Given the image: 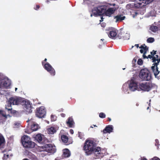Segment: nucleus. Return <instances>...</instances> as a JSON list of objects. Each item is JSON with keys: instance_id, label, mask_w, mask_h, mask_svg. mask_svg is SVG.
<instances>
[{"instance_id": "nucleus-1", "label": "nucleus", "mask_w": 160, "mask_h": 160, "mask_svg": "<svg viewBox=\"0 0 160 160\" xmlns=\"http://www.w3.org/2000/svg\"><path fill=\"white\" fill-rule=\"evenodd\" d=\"M107 7L105 6H99L98 7H95L92 9V13L91 14V16H92L97 17L98 16H101L104 14L107 16L110 17L113 14L115 11V8H110L106 9Z\"/></svg>"}, {"instance_id": "nucleus-2", "label": "nucleus", "mask_w": 160, "mask_h": 160, "mask_svg": "<svg viewBox=\"0 0 160 160\" xmlns=\"http://www.w3.org/2000/svg\"><path fill=\"white\" fill-rule=\"evenodd\" d=\"M97 146L96 142L93 140L87 139L84 143L83 149L87 155H89L92 152L94 149Z\"/></svg>"}, {"instance_id": "nucleus-3", "label": "nucleus", "mask_w": 160, "mask_h": 160, "mask_svg": "<svg viewBox=\"0 0 160 160\" xmlns=\"http://www.w3.org/2000/svg\"><path fill=\"white\" fill-rule=\"evenodd\" d=\"M21 142L23 147L25 148H32L35 145V143L31 141L30 138L27 135H24L22 137Z\"/></svg>"}, {"instance_id": "nucleus-4", "label": "nucleus", "mask_w": 160, "mask_h": 160, "mask_svg": "<svg viewBox=\"0 0 160 160\" xmlns=\"http://www.w3.org/2000/svg\"><path fill=\"white\" fill-rule=\"evenodd\" d=\"M139 76L142 81H149L152 79L151 73L147 68L142 69L139 73Z\"/></svg>"}, {"instance_id": "nucleus-5", "label": "nucleus", "mask_w": 160, "mask_h": 160, "mask_svg": "<svg viewBox=\"0 0 160 160\" xmlns=\"http://www.w3.org/2000/svg\"><path fill=\"white\" fill-rule=\"evenodd\" d=\"M154 86V84L151 82H143L140 83L138 86L140 89L143 91L149 92Z\"/></svg>"}, {"instance_id": "nucleus-6", "label": "nucleus", "mask_w": 160, "mask_h": 160, "mask_svg": "<svg viewBox=\"0 0 160 160\" xmlns=\"http://www.w3.org/2000/svg\"><path fill=\"white\" fill-rule=\"evenodd\" d=\"M25 100L23 98L17 96L11 97L9 98L8 102L13 105H19L24 102Z\"/></svg>"}, {"instance_id": "nucleus-7", "label": "nucleus", "mask_w": 160, "mask_h": 160, "mask_svg": "<svg viewBox=\"0 0 160 160\" xmlns=\"http://www.w3.org/2000/svg\"><path fill=\"white\" fill-rule=\"evenodd\" d=\"M46 113L45 108L43 106L37 108L36 109V115L39 118H41L44 117L46 115Z\"/></svg>"}, {"instance_id": "nucleus-8", "label": "nucleus", "mask_w": 160, "mask_h": 160, "mask_svg": "<svg viewBox=\"0 0 160 160\" xmlns=\"http://www.w3.org/2000/svg\"><path fill=\"white\" fill-rule=\"evenodd\" d=\"M44 150L49 152L53 153L56 151L55 147L52 144H46L43 147Z\"/></svg>"}, {"instance_id": "nucleus-9", "label": "nucleus", "mask_w": 160, "mask_h": 160, "mask_svg": "<svg viewBox=\"0 0 160 160\" xmlns=\"http://www.w3.org/2000/svg\"><path fill=\"white\" fill-rule=\"evenodd\" d=\"M11 84V81L8 79L4 78L2 79L0 82V90H1L2 87L6 88H8L10 86Z\"/></svg>"}, {"instance_id": "nucleus-10", "label": "nucleus", "mask_w": 160, "mask_h": 160, "mask_svg": "<svg viewBox=\"0 0 160 160\" xmlns=\"http://www.w3.org/2000/svg\"><path fill=\"white\" fill-rule=\"evenodd\" d=\"M44 68L50 73L51 75L54 76L55 75L56 72L54 69L48 63H46L44 64Z\"/></svg>"}, {"instance_id": "nucleus-11", "label": "nucleus", "mask_w": 160, "mask_h": 160, "mask_svg": "<svg viewBox=\"0 0 160 160\" xmlns=\"http://www.w3.org/2000/svg\"><path fill=\"white\" fill-rule=\"evenodd\" d=\"M101 152V148L99 147H95L92 152L94 153L98 158H102L103 156V153Z\"/></svg>"}, {"instance_id": "nucleus-12", "label": "nucleus", "mask_w": 160, "mask_h": 160, "mask_svg": "<svg viewBox=\"0 0 160 160\" xmlns=\"http://www.w3.org/2000/svg\"><path fill=\"white\" fill-rule=\"evenodd\" d=\"M129 88L131 91H134L138 88L137 83L133 80H131L129 85Z\"/></svg>"}, {"instance_id": "nucleus-13", "label": "nucleus", "mask_w": 160, "mask_h": 160, "mask_svg": "<svg viewBox=\"0 0 160 160\" xmlns=\"http://www.w3.org/2000/svg\"><path fill=\"white\" fill-rule=\"evenodd\" d=\"M24 107L25 109L26 112L28 113H31L32 112L33 108L29 102H25Z\"/></svg>"}, {"instance_id": "nucleus-14", "label": "nucleus", "mask_w": 160, "mask_h": 160, "mask_svg": "<svg viewBox=\"0 0 160 160\" xmlns=\"http://www.w3.org/2000/svg\"><path fill=\"white\" fill-rule=\"evenodd\" d=\"M158 64H157L156 65L153 63L152 66L151 67L152 69L156 78L160 72V71L158 70Z\"/></svg>"}, {"instance_id": "nucleus-15", "label": "nucleus", "mask_w": 160, "mask_h": 160, "mask_svg": "<svg viewBox=\"0 0 160 160\" xmlns=\"http://www.w3.org/2000/svg\"><path fill=\"white\" fill-rule=\"evenodd\" d=\"M113 127L112 125H109L107 126L103 130V133L104 134L106 133H110L113 132Z\"/></svg>"}, {"instance_id": "nucleus-16", "label": "nucleus", "mask_w": 160, "mask_h": 160, "mask_svg": "<svg viewBox=\"0 0 160 160\" xmlns=\"http://www.w3.org/2000/svg\"><path fill=\"white\" fill-rule=\"evenodd\" d=\"M12 104L10 103V102H8V101L7 105L6 106V109L7 110L8 112H10L11 113L15 114L18 113V112L16 110H12Z\"/></svg>"}, {"instance_id": "nucleus-17", "label": "nucleus", "mask_w": 160, "mask_h": 160, "mask_svg": "<svg viewBox=\"0 0 160 160\" xmlns=\"http://www.w3.org/2000/svg\"><path fill=\"white\" fill-rule=\"evenodd\" d=\"M139 2H135L134 4V6L136 8H142L145 6V4L144 3L142 0H139Z\"/></svg>"}, {"instance_id": "nucleus-18", "label": "nucleus", "mask_w": 160, "mask_h": 160, "mask_svg": "<svg viewBox=\"0 0 160 160\" xmlns=\"http://www.w3.org/2000/svg\"><path fill=\"white\" fill-rule=\"evenodd\" d=\"M152 58H151L152 59V62H153L154 64L156 65L157 64H159L160 62V57H159L157 55H155L153 57L152 55Z\"/></svg>"}, {"instance_id": "nucleus-19", "label": "nucleus", "mask_w": 160, "mask_h": 160, "mask_svg": "<svg viewBox=\"0 0 160 160\" xmlns=\"http://www.w3.org/2000/svg\"><path fill=\"white\" fill-rule=\"evenodd\" d=\"M67 125L70 128H72L74 125V122L73 119L72 117H69L68 119V120L66 122Z\"/></svg>"}, {"instance_id": "nucleus-20", "label": "nucleus", "mask_w": 160, "mask_h": 160, "mask_svg": "<svg viewBox=\"0 0 160 160\" xmlns=\"http://www.w3.org/2000/svg\"><path fill=\"white\" fill-rule=\"evenodd\" d=\"M125 18V16H123V15L120 14L114 16V18L116 19V22L121 21L124 20Z\"/></svg>"}, {"instance_id": "nucleus-21", "label": "nucleus", "mask_w": 160, "mask_h": 160, "mask_svg": "<svg viewBox=\"0 0 160 160\" xmlns=\"http://www.w3.org/2000/svg\"><path fill=\"white\" fill-rule=\"evenodd\" d=\"M40 128L39 125L35 122H33L31 126V128L33 131H36Z\"/></svg>"}, {"instance_id": "nucleus-22", "label": "nucleus", "mask_w": 160, "mask_h": 160, "mask_svg": "<svg viewBox=\"0 0 160 160\" xmlns=\"http://www.w3.org/2000/svg\"><path fill=\"white\" fill-rule=\"evenodd\" d=\"M5 143V140L3 136L0 133V148L3 146Z\"/></svg>"}, {"instance_id": "nucleus-23", "label": "nucleus", "mask_w": 160, "mask_h": 160, "mask_svg": "<svg viewBox=\"0 0 160 160\" xmlns=\"http://www.w3.org/2000/svg\"><path fill=\"white\" fill-rule=\"evenodd\" d=\"M35 140L39 142H41L42 141V137L41 134H37L34 137Z\"/></svg>"}, {"instance_id": "nucleus-24", "label": "nucleus", "mask_w": 160, "mask_h": 160, "mask_svg": "<svg viewBox=\"0 0 160 160\" xmlns=\"http://www.w3.org/2000/svg\"><path fill=\"white\" fill-rule=\"evenodd\" d=\"M117 33L115 30H112L110 31L108 36L111 38H113L116 37Z\"/></svg>"}, {"instance_id": "nucleus-25", "label": "nucleus", "mask_w": 160, "mask_h": 160, "mask_svg": "<svg viewBox=\"0 0 160 160\" xmlns=\"http://www.w3.org/2000/svg\"><path fill=\"white\" fill-rule=\"evenodd\" d=\"M63 155L65 157H68L70 156V153L68 149H65L63 150Z\"/></svg>"}, {"instance_id": "nucleus-26", "label": "nucleus", "mask_w": 160, "mask_h": 160, "mask_svg": "<svg viewBox=\"0 0 160 160\" xmlns=\"http://www.w3.org/2000/svg\"><path fill=\"white\" fill-rule=\"evenodd\" d=\"M48 132L49 133L52 134L56 132V129L54 127H52L48 129Z\"/></svg>"}, {"instance_id": "nucleus-27", "label": "nucleus", "mask_w": 160, "mask_h": 160, "mask_svg": "<svg viewBox=\"0 0 160 160\" xmlns=\"http://www.w3.org/2000/svg\"><path fill=\"white\" fill-rule=\"evenodd\" d=\"M61 139L63 142L66 143L68 142V138L66 135H62L61 136Z\"/></svg>"}, {"instance_id": "nucleus-28", "label": "nucleus", "mask_w": 160, "mask_h": 160, "mask_svg": "<svg viewBox=\"0 0 160 160\" xmlns=\"http://www.w3.org/2000/svg\"><path fill=\"white\" fill-rule=\"evenodd\" d=\"M150 30L154 32H156L158 31V28L156 26L152 25L150 28Z\"/></svg>"}, {"instance_id": "nucleus-29", "label": "nucleus", "mask_w": 160, "mask_h": 160, "mask_svg": "<svg viewBox=\"0 0 160 160\" xmlns=\"http://www.w3.org/2000/svg\"><path fill=\"white\" fill-rule=\"evenodd\" d=\"M123 32H120L116 36V38L117 39H122L123 37Z\"/></svg>"}, {"instance_id": "nucleus-30", "label": "nucleus", "mask_w": 160, "mask_h": 160, "mask_svg": "<svg viewBox=\"0 0 160 160\" xmlns=\"http://www.w3.org/2000/svg\"><path fill=\"white\" fill-rule=\"evenodd\" d=\"M123 40H128L129 39L130 37L129 34L127 33H124V32L123 35Z\"/></svg>"}, {"instance_id": "nucleus-31", "label": "nucleus", "mask_w": 160, "mask_h": 160, "mask_svg": "<svg viewBox=\"0 0 160 160\" xmlns=\"http://www.w3.org/2000/svg\"><path fill=\"white\" fill-rule=\"evenodd\" d=\"M147 51H145L143 53V54L142 55V56L143 57V58H150L151 59L152 58V55H149L148 56H147L145 54H146L147 52Z\"/></svg>"}, {"instance_id": "nucleus-32", "label": "nucleus", "mask_w": 160, "mask_h": 160, "mask_svg": "<svg viewBox=\"0 0 160 160\" xmlns=\"http://www.w3.org/2000/svg\"><path fill=\"white\" fill-rule=\"evenodd\" d=\"M78 137L81 139L82 140L84 139V134L81 132H78Z\"/></svg>"}, {"instance_id": "nucleus-33", "label": "nucleus", "mask_w": 160, "mask_h": 160, "mask_svg": "<svg viewBox=\"0 0 160 160\" xmlns=\"http://www.w3.org/2000/svg\"><path fill=\"white\" fill-rule=\"evenodd\" d=\"M142 1H143L144 3L145 4V6L150 3L151 2H152L154 0H142Z\"/></svg>"}, {"instance_id": "nucleus-34", "label": "nucleus", "mask_w": 160, "mask_h": 160, "mask_svg": "<svg viewBox=\"0 0 160 160\" xmlns=\"http://www.w3.org/2000/svg\"><path fill=\"white\" fill-rule=\"evenodd\" d=\"M154 41V39L153 38H149L147 40V42L149 43H152Z\"/></svg>"}, {"instance_id": "nucleus-35", "label": "nucleus", "mask_w": 160, "mask_h": 160, "mask_svg": "<svg viewBox=\"0 0 160 160\" xmlns=\"http://www.w3.org/2000/svg\"><path fill=\"white\" fill-rule=\"evenodd\" d=\"M139 48H141V49H144V51H147L148 50V48L147 46H143V45H142L140 47H139Z\"/></svg>"}, {"instance_id": "nucleus-36", "label": "nucleus", "mask_w": 160, "mask_h": 160, "mask_svg": "<svg viewBox=\"0 0 160 160\" xmlns=\"http://www.w3.org/2000/svg\"><path fill=\"white\" fill-rule=\"evenodd\" d=\"M7 118L6 117H4V116L0 117V124L2 123H3V122L5 121V119Z\"/></svg>"}, {"instance_id": "nucleus-37", "label": "nucleus", "mask_w": 160, "mask_h": 160, "mask_svg": "<svg viewBox=\"0 0 160 160\" xmlns=\"http://www.w3.org/2000/svg\"><path fill=\"white\" fill-rule=\"evenodd\" d=\"M99 117L101 118H103L106 117V115L103 112H100L99 114Z\"/></svg>"}, {"instance_id": "nucleus-38", "label": "nucleus", "mask_w": 160, "mask_h": 160, "mask_svg": "<svg viewBox=\"0 0 160 160\" xmlns=\"http://www.w3.org/2000/svg\"><path fill=\"white\" fill-rule=\"evenodd\" d=\"M51 120L52 121H55L56 120V117L53 115H51Z\"/></svg>"}, {"instance_id": "nucleus-39", "label": "nucleus", "mask_w": 160, "mask_h": 160, "mask_svg": "<svg viewBox=\"0 0 160 160\" xmlns=\"http://www.w3.org/2000/svg\"><path fill=\"white\" fill-rule=\"evenodd\" d=\"M143 61L141 59H139L137 62L138 64L139 65H141L143 64Z\"/></svg>"}, {"instance_id": "nucleus-40", "label": "nucleus", "mask_w": 160, "mask_h": 160, "mask_svg": "<svg viewBox=\"0 0 160 160\" xmlns=\"http://www.w3.org/2000/svg\"><path fill=\"white\" fill-rule=\"evenodd\" d=\"M4 116V117H6V115L5 114L4 112L2 110H0V117Z\"/></svg>"}, {"instance_id": "nucleus-41", "label": "nucleus", "mask_w": 160, "mask_h": 160, "mask_svg": "<svg viewBox=\"0 0 160 160\" xmlns=\"http://www.w3.org/2000/svg\"><path fill=\"white\" fill-rule=\"evenodd\" d=\"M155 145L156 146H157V147L158 148H159L158 146L159 145V142L158 139L155 140Z\"/></svg>"}, {"instance_id": "nucleus-42", "label": "nucleus", "mask_w": 160, "mask_h": 160, "mask_svg": "<svg viewBox=\"0 0 160 160\" xmlns=\"http://www.w3.org/2000/svg\"><path fill=\"white\" fill-rule=\"evenodd\" d=\"M156 51H155L154 50H152V51L151 52H150L151 54V55H152L153 57L154 56V55L156 54Z\"/></svg>"}, {"instance_id": "nucleus-43", "label": "nucleus", "mask_w": 160, "mask_h": 160, "mask_svg": "<svg viewBox=\"0 0 160 160\" xmlns=\"http://www.w3.org/2000/svg\"><path fill=\"white\" fill-rule=\"evenodd\" d=\"M4 91L2 90H0V98L1 97V95L4 94Z\"/></svg>"}, {"instance_id": "nucleus-44", "label": "nucleus", "mask_w": 160, "mask_h": 160, "mask_svg": "<svg viewBox=\"0 0 160 160\" xmlns=\"http://www.w3.org/2000/svg\"><path fill=\"white\" fill-rule=\"evenodd\" d=\"M9 157V156L8 154H4L3 157L5 159H7Z\"/></svg>"}, {"instance_id": "nucleus-45", "label": "nucleus", "mask_w": 160, "mask_h": 160, "mask_svg": "<svg viewBox=\"0 0 160 160\" xmlns=\"http://www.w3.org/2000/svg\"><path fill=\"white\" fill-rule=\"evenodd\" d=\"M40 8V6L39 5H37L36 7L34 8V9L36 10H38Z\"/></svg>"}, {"instance_id": "nucleus-46", "label": "nucleus", "mask_w": 160, "mask_h": 160, "mask_svg": "<svg viewBox=\"0 0 160 160\" xmlns=\"http://www.w3.org/2000/svg\"><path fill=\"white\" fill-rule=\"evenodd\" d=\"M140 52L141 53H143L144 52V49H141L140 50Z\"/></svg>"}, {"instance_id": "nucleus-47", "label": "nucleus", "mask_w": 160, "mask_h": 160, "mask_svg": "<svg viewBox=\"0 0 160 160\" xmlns=\"http://www.w3.org/2000/svg\"><path fill=\"white\" fill-rule=\"evenodd\" d=\"M137 58H134L133 60H132V62H136V61H137Z\"/></svg>"}, {"instance_id": "nucleus-48", "label": "nucleus", "mask_w": 160, "mask_h": 160, "mask_svg": "<svg viewBox=\"0 0 160 160\" xmlns=\"http://www.w3.org/2000/svg\"><path fill=\"white\" fill-rule=\"evenodd\" d=\"M70 132L71 134H73L74 133V131L72 129H70Z\"/></svg>"}, {"instance_id": "nucleus-49", "label": "nucleus", "mask_w": 160, "mask_h": 160, "mask_svg": "<svg viewBox=\"0 0 160 160\" xmlns=\"http://www.w3.org/2000/svg\"><path fill=\"white\" fill-rule=\"evenodd\" d=\"M61 116L62 117H64L65 116V114L64 113H62L61 114Z\"/></svg>"}, {"instance_id": "nucleus-50", "label": "nucleus", "mask_w": 160, "mask_h": 160, "mask_svg": "<svg viewBox=\"0 0 160 160\" xmlns=\"http://www.w3.org/2000/svg\"><path fill=\"white\" fill-rule=\"evenodd\" d=\"M152 160H160V159L158 158H153Z\"/></svg>"}, {"instance_id": "nucleus-51", "label": "nucleus", "mask_w": 160, "mask_h": 160, "mask_svg": "<svg viewBox=\"0 0 160 160\" xmlns=\"http://www.w3.org/2000/svg\"><path fill=\"white\" fill-rule=\"evenodd\" d=\"M108 121L110 122L111 121V119L110 118H107V120Z\"/></svg>"}, {"instance_id": "nucleus-52", "label": "nucleus", "mask_w": 160, "mask_h": 160, "mask_svg": "<svg viewBox=\"0 0 160 160\" xmlns=\"http://www.w3.org/2000/svg\"><path fill=\"white\" fill-rule=\"evenodd\" d=\"M135 46H136L137 48H138V47H139V44H135Z\"/></svg>"}, {"instance_id": "nucleus-53", "label": "nucleus", "mask_w": 160, "mask_h": 160, "mask_svg": "<svg viewBox=\"0 0 160 160\" xmlns=\"http://www.w3.org/2000/svg\"><path fill=\"white\" fill-rule=\"evenodd\" d=\"M22 160H28V159L27 158H25L23 159Z\"/></svg>"}, {"instance_id": "nucleus-54", "label": "nucleus", "mask_w": 160, "mask_h": 160, "mask_svg": "<svg viewBox=\"0 0 160 160\" xmlns=\"http://www.w3.org/2000/svg\"><path fill=\"white\" fill-rule=\"evenodd\" d=\"M142 160H147L146 158H144L142 159Z\"/></svg>"}, {"instance_id": "nucleus-55", "label": "nucleus", "mask_w": 160, "mask_h": 160, "mask_svg": "<svg viewBox=\"0 0 160 160\" xmlns=\"http://www.w3.org/2000/svg\"><path fill=\"white\" fill-rule=\"evenodd\" d=\"M136 105L137 106H138L139 105V104L138 103H136Z\"/></svg>"}, {"instance_id": "nucleus-56", "label": "nucleus", "mask_w": 160, "mask_h": 160, "mask_svg": "<svg viewBox=\"0 0 160 160\" xmlns=\"http://www.w3.org/2000/svg\"><path fill=\"white\" fill-rule=\"evenodd\" d=\"M47 61V59L46 58H45L44 60V61Z\"/></svg>"}, {"instance_id": "nucleus-57", "label": "nucleus", "mask_w": 160, "mask_h": 160, "mask_svg": "<svg viewBox=\"0 0 160 160\" xmlns=\"http://www.w3.org/2000/svg\"><path fill=\"white\" fill-rule=\"evenodd\" d=\"M103 18L102 17V18H101L102 21H103ZM100 21H101V20H100Z\"/></svg>"}, {"instance_id": "nucleus-58", "label": "nucleus", "mask_w": 160, "mask_h": 160, "mask_svg": "<svg viewBox=\"0 0 160 160\" xmlns=\"http://www.w3.org/2000/svg\"><path fill=\"white\" fill-rule=\"evenodd\" d=\"M42 64L43 65H44V62L43 61L42 62Z\"/></svg>"}, {"instance_id": "nucleus-59", "label": "nucleus", "mask_w": 160, "mask_h": 160, "mask_svg": "<svg viewBox=\"0 0 160 160\" xmlns=\"http://www.w3.org/2000/svg\"><path fill=\"white\" fill-rule=\"evenodd\" d=\"M142 45H143V46H144V47H145V46H146L145 45V44H143Z\"/></svg>"}, {"instance_id": "nucleus-60", "label": "nucleus", "mask_w": 160, "mask_h": 160, "mask_svg": "<svg viewBox=\"0 0 160 160\" xmlns=\"http://www.w3.org/2000/svg\"><path fill=\"white\" fill-rule=\"evenodd\" d=\"M17 88H15V91H16L17 90Z\"/></svg>"}, {"instance_id": "nucleus-61", "label": "nucleus", "mask_w": 160, "mask_h": 160, "mask_svg": "<svg viewBox=\"0 0 160 160\" xmlns=\"http://www.w3.org/2000/svg\"><path fill=\"white\" fill-rule=\"evenodd\" d=\"M93 126H94V127H96V126L95 125H93Z\"/></svg>"}, {"instance_id": "nucleus-62", "label": "nucleus", "mask_w": 160, "mask_h": 160, "mask_svg": "<svg viewBox=\"0 0 160 160\" xmlns=\"http://www.w3.org/2000/svg\"><path fill=\"white\" fill-rule=\"evenodd\" d=\"M149 107H148L147 108V109H149Z\"/></svg>"}, {"instance_id": "nucleus-63", "label": "nucleus", "mask_w": 160, "mask_h": 160, "mask_svg": "<svg viewBox=\"0 0 160 160\" xmlns=\"http://www.w3.org/2000/svg\"><path fill=\"white\" fill-rule=\"evenodd\" d=\"M135 14H136V15H137V13L136 12H135Z\"/></svg>"}, {"instance_id": "nucleus-64", "label": "nucleus", "mask_w": 160, "mask_h": 160, "mask_svg": "<svg viewBox=\"0 0 160 160\" xmlns=\"http://www.w3.org/2000/svg\"><path fill=\"white\" fill-rule=\"evenodd\" d=\"M29 122H31V120H29Z\"/></svg>"}]
</instances>
